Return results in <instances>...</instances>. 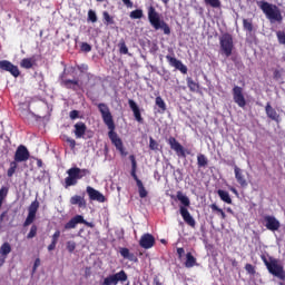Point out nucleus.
<instances>
[{"label":"nucleus","instance_id":"4468645a","mask_svg":"<svg viewBox=\"0 0 285 285\" xmlns=\"http://www.w3.org/2000/svg\"><path fill=\"white\" fill-rule=\"evenodd\" d=\"M234 175H235L236 181L239 184V186H242V188H246V186H248V181L246 180L244 170L237 167V165L234 166Z\"/></svg>","mask_w":285,"mask_h":285},{"label":"nucleus","instance_id":"de8ad7c7","mask_svg":"<svg viewBox=\"0 0 285 285\" xmlns=\"http://www.w3.org/2000/svg\"><path fill=\"white\" fill-rule=\"evenodd\" d=\"M37 237V225H32L29 234L27 235V239H32Z\"/></svg>","mask_w":285,"mask_h":285},{"label":"nucleus","instance_id":"39448f33","mask_svg":"<svg viewBox=\"0 0 285 285\" xmlns=\"http://www.w3.org/2000/svg\"><path fill=\"white\" fill-rule=\"evenodd\" d=\"M67 175L68 177L65 178V188H70V186H77L79 179H83V177L90 175V170L71 167L67 170Z\"/></svg>","mask_w":285,"mask_h":285},{"label":"nucleus","instance_id":"f257e3e1","mask_svg":"<svg viewBox=\"0 0 285 285\" xmlns=\"http://www.w3.org/2000/svg\"><path fill=\"white\" fill-rule=\"evenodd\" d=\"M98 110L101 114L104 124H106L107 128L110 130L108 135L111 144L116 146L120 154L126 155V151L124 150V142L121 141V138H119L117 132H115V120H112V114H110V108H108V105L106 104H99Z\"/></svg>","mask_w":285,"mask_h":285},{"label":"nucleus","instance_id":"c85d7f7f","mask_svg":"<svg viewBox=\"0 0 285 285\" xmlns=\"http://www.w3.org/2000/svg\"><path fill=\"white\" fill-rule=\"evenodd\" d=\"M129 159L131 161V176L134 177V179H136V183H137V160L135 159V156L131 155L129 156Z\"/></svg>","mask_w":285,"mask_h":285},{"label":"nucleus","instance_id":"c756f323","mask_svg":"<svg viewBox=\"0 0 285 285\" xmlns=\"http://www.w3.org/2000/svg\"><path fill=\"white\" fill-rule=\"evenodd\" d=\"M129 159L131 161V176L134 177V179H136V183H137V160L135 159V156L131 155L129 156Z\"/></svg>","mask_w":285,"mask_h":285},{"label":"nucleus","instance_id":"a878e982","mask_svg":"<svg viewBox=\"0 0 285 285\" xmlns=\"http://www.w3.org/2000/svg\"><path fill=\"white\" fill-rule=\"evenodd\" d=\"M217 194L220 197L222 202H225V204H233V199L230 198V194H228V191L219 189Z\"/></svg>","mask_w":285,"mask_h":285},{"label":"nucleus","instance_id":"4c0bfd02","mask_svg":"<svg viewBox=\"0 0 285 285\" xmlns=\"http://www.w3.org/2000/svg\"><path fill=\"white\" fill-rule=\"evenodd\" d=\"M156 106H158L163 112H166V101H164V98L160 96L156 97Z\"/></svg>","mask_w":285,"mask_h":285},{"label":"nucleus","instance_id":"79ce46f5","mask_svg":"<svg viewBox=\"0 0 285 285\" xmlns=\"http://www.w3.org/2000/svg\"><path fill=\"white\" fill-rule=\"evenodd\" d=\"M102 17L107 26H112V23H115V20L112 19V17H110V13H108V11H104Z\"/></svg>","mask_w":285,"mask_h":285},{"label":"nucleus","instance_id":"412c9836","mask_svg":"<svg viewBox=\"0 0 285 285\" xmlns=\"http://www.w3.org/2000/svg\"><path fill=\"white\" fill-rule=\"evenodd\" d=\"M75 130V136L77 137V139H81L83 138V135H86V130H87V127H86V124L83 122H77L75 126H73Z\"/></svg>","mask_w":285,"mask_h":285},{"label":"nucleus","instance_id":"f704fd0d","mask_svg":"<svg viewBox=\"0 0 285 285\" xmlns=\"http://www.w3.org/2000/svg\"><path fill=\"white\" fill-rule=\"evenodd\" d=\"M120 55H128V47L126 46V41L121 39L118 43Z\"/></svg>","mask_w":285,"mask_h":285},{"label":"nucleus","instance_id":"8fccbe9b","mask_svg":"<svg viewBox=\"0 0 285 285\" xmlns=\"http://www.w3.org/2000/svg\"><path fill=\"white\" fill-rule=\"evenodd\" d=\"M149 148L150 150H159V144L153 138H149Z\"/></svg>","mask_w":285,"mask_h":285},{"label":"nucleus","instance_id":"69168bd1","mask_svg":"<svg viewBox=\"0 0 285 285\" xmlns=\"http://www.w3.org/2000/svg\"><path fill=\"white\" fill-rule=\"evenodd\" d=\"M3 264H6V259L0 258V268H1V266H2Z\"/></svg>","mask_w":285,"mask_h":285},{"label":"nucleus","instance_id":"7c9ffc66","mask_svg":"<svg viewBox=\"0 0 285 285\" xmlns=\"http://www.w3.org/2000/svg\"><path fill=\"white\" fill-rule=\"evenodd\" d=\"M197 164H198V168H206V166H208V158H206L205 155L199 154L197 156Z\"/></svg>","mask_w":285,"mask_h":285},{"label":"nucleus","instance_id":"864d4df0","mask_svg":"<svg viewBox=\"0 0 285 285\" xmlns=\"http://www.w3.org/2000/svg\"><path fill=\"white\" fill-rule=\"evenodd\" d=\"M245 271L249 274V275H255V266L250 265V264H246L245 265Z\"/></svg>","mask_w":285,"mask_h":285},{"label":"nucleus","instance_id":"cd10ccee","mask_svg":"<svg viewBox=\"0 0 285 285\" xmlns=\"http://www.w3.org/2000/svg\"><path fill=\"white\" fill-rule=\"evenodd\" d=\"M21 68H26L27 70L35 66V58H24L20 62Z\"/></svg>","mask_w":285,"mask_h":285},{"label":"nucleus","instance_id":"473e14b6","mask_svg":"<svg viewBox=\"0 0 285 285\" xmlns=\"http://www.w3.org/2000/svg\"><path fill=\"white\" fill-rule=\"evenodd\" d=\"M0 253L1 255H10V253H12V247L9 245V243H4L1 247H0Z\"/></svg>","mask_w":285,"mask_h":285},{"label":"nucleus","instance_id":"4be33fe9","mask_svg":"<svg viewBox=\"0 0 285 285\" xmlns=\"http://www.w3.org/2000/svg\"><path fill=\"white\" fill-rule=\"evenodd\" d=\"M70 204L72 206H79V208H86V199L79 195H75L70 198Z\"/></svg>","mask_w":285,"mask_h":285},{"label":"nucleus","instance_id":"680f3d73","mask_svg":"<svg viewBox=\"0 0 285 285\" xmlns=\"http://www.w3.org/2000/svg\"><path fill=\"white\" fill-rule=\"evenodd\" d=\"M57 248V243H52L48 246V250H55Z\"/></svg>","mask_w":285,"mask_h":285},{"label":"nucleus","instance_id":"ea45409f","mask_svg":"<svg viewBox=\"0 0 285 285\" xmlns=\"http://www.w3.org/2000/svg\"><path fill=\"white\" fill-rule=\"evenodd\" d=\"M37 210H39V203L37 200H35L29 206V214L37 215Z\"/></svg>","mask_w":285,"mask_h":285},{"label":"nucleus","instance_id":"9b49d317","mask_svg":"<svg viewBox=\"0 0 285 285\" xmlns=\"http://www.w3.org/2000/svg\"><path fill=\"white\" fill-rule=\"evenodd\" d=\"M166 59L169 63V66H171L173 68H176V70H179L183 72V75H186L188 72V67H186V65H184V62H181V60H178L175 57L171 56H166Z\"/></svg>","mask_w":285,"mask_h":285},{"label":"nucleus","instance_id":"338daca9","mask_svg":"<svg viewBox=\"0 0 285 285\" xmlns=\"http://www.w3.org/2000/svg\"><path fill=\"white\" fill-rule=\"evenodd\" d=\"M230 190H232V193H235V195H237V189L232 188Z\"/></svg>","mask_w":285,"mask_h":285},{"label":"nucleus","instance_id":"ddd939ff","mask_svg":"<svg viewBox=\"0 0 285 285\" xmlns=\"http://www.w3.org/2000/svg\"><path fill=\"white\" fill-rule=\"evenodd\" d=\"M87 194L92 202H99L100 204H104V202H106V197L104 196V194L90 186L87 187Z\"/></svg>","mask_w":285,"mask_h":285},{"label":"nucleus","instance_id":"4d7b16f0","mask_svg":"<svg viewBox=\"0 0 285 285\" xmlns=\"http://www.w3.org/2000/svg\"><path fill=\"white\" fill-rule=\"evenodd\" d=\"M70 119H78L79 118V111L78 110H72L69 114Z\"/></svg>","mask_w":285,"mask_h":285},{"label":"nucleus","instance_id":"2f4dec72","mask_svg":"<svg viewBox=\"0 0 285 285\" xmlns=\"http://www.w3.org/2000/svg\"><path fill=\"white\" fill-rule=\"evenodd\" d=\"M187 86L191 92H196V90L199 89V85L197 82L193 81V78L188 77L187 78Z\"/></svg>","mask_w":285,"mask_h":285},{"label":"nucleus","instance_id":"3c124183","mask_svg":"<svg viewBox=\"0 0 285 285\" xmlns=\"http://www.w3.org/2000/svg\"><path fill=\"white\" fill-rule=\"evenodd\" d=\"M278 42L285 46V32L284 31H278L276 32Z\"/></svg>","mask_w":285,"mask_h":285},{"label":"nucleus","instance_id":"f3484780","mask_svg":"<svg viewBox=\"0 0 285 285\" xmlns=\"http://www.w3.org/2000/svg\"><path fill=\"white\" fill-rule=\"evenodd\" d=\"M128 105L134 112L136 121H138V124H144V118L141 117V111L139 110V106H137V102H135V100L132 99H129Z\"/></svg>","mask_w":285,"mask_h":285},{"label":"nucleus","instance_id":"a19ab883","mask_svg":"<svg viewBox=\"0 0 285 285\" xmlns=\"http://www.w3.org/2000/svg\"><path fill=\"white\" fill-rule=\"evenodd\" d=\"M243 28L244 30H247V32H250L253 30V21L248 19H243Z\"/></svg>","mask_w":285,"mask_h":285},{"label":"nucleus","instance_id":"20e7f679","mask_svg":"<svg viewBox=\"0 0 285 285\" xmlns=\"http://www.w3.org/2000/svg\"><path fill=\"white\" fill-rule=\"evenodd\" d=\"M256 3L258 8L263 10L265 17L271 21V23H275V21H277L278 23H282L283 17L277 6L271 4L266 1H257Z\"/></svg>","mask_w":285,"mask_h":285},{"label":"nucleus","instance_id":"c9c22d12","mask_svg":"<svg viewBox=\"0 0 285 285\" xmlns=\"http://www.w3.org/2000/svg\"><path fill=\"white\" fill-rule=\"evenodd\" d=\"M63 83L66 88H72V90H77V86H79V80H65Z\"/></svg>","mask_w":285,"mask_h":285},{"label":"nucleus","instance_id":"5fc2aeb1","mask_svg":"<svg viewBox=\"0 0 285 285\" xmlns=\"http://www.w3.org/2000/svg\"><path fill=\"white\" fill-rule=\"evenodd\" d=\"M81 50L82 52H90V50H92V47L88 42H83L81 45Z\"/></svg>","mask_w":285,"mask_h":285},{"label":"nucleus","instance_id":"bb28decb","mask_svg":"<svg viewBox=\"0 0 285 285\" xmlns=\"http://www.w3.org/2000/svg\"><path fill=\"white\" fill-rule=\"evenodd\" d=\"M137 187H138L139 197H141V199L148 197V191L146 190V187H144V183H141L140 179H137Z\"/></svg>","mask_w":285,"mask_h":285},{"label":"nucleus","instance_id":"0eeeda50","mask_svg":"<svg viewBox=\"0 0 285 285\" xmlns=\"http://www.w3.org/2000/svg\"><path fill=\"white\" fill-rule=\"evenodd\" d=\"M119 282H128V274L125 271L105 277L101 285H117Z\"/></svg>","mask_w":285,"mask_h":285},{"label":"nucleus","instance_id":"09e8293b","mask_svg":"<svg viewBox=\"0 0 285 285\" xmlns=\"http://www.w3.org/2000/svg\"><path fill=\"white\" fill-rule=\"evenodd\" d=\"M36 217H37V215L29 213L26 220H24L23 226H30V224H32V222H35Z\"/></svg>","mask_w":285,"mask_h":285},{"label":"nucleus","instance_id":"7ed1b4c3","mask_svg":"<svg viewBox=\"0 0 285 285\" xmlns=\"http://www.w3.org/2000/svg\"><path fill=\"white\" fill-rule=\"evenodd\" d=\"M262 261L264 262L271 275L277 277V279H281L283 282L285 281L284 265H282L279 259L273 257L266 258V256H262Z\"/></svg>","mask_w":285,"mask_h":285},{"label":"nucleus","instance_id":"393cba45","mask_svg":"<svg viewBox=\"0 0 285 285\" xmlns=\"http://www.w3.org/2000/svg\"><path fill=\"white\" fill-rule=\"evenodd\" d=\"M193 266H197V258L193 256L191 253L186 254V262H185V267L186 268H193Z\"/></svg>","mask_w":285,"mask_h":285},{"label":"nucleus","instance_id":"0e129e2a","mask_svg":"<svg viewBox=\"0 0 285 285\" xmlns=\"http://www.w3.org/2000/svg\"><path fill=\"white\" fill-rule=\"evenodd\" d=\"M6 194H4V191H3V189H0V199H3V196H4Z\"/></svg>","mask_w":285,"mask_h":285},{"label":"nucleus","instance_id":"b1692460","mask_svg":"<svg viewBox=\"0 0 285 285\" xmlns=\"http://www.w3.org/2000/svg\"><path fill=\"white\" fill-rule=\"evenodd\" d=\"M120 255L125 259H129V262H137V256H135V254L130 253V249H128V248H120Z\"/></svg>","mask_w":285,"mask_h":285},{"label":"nucleus","instance_id":"bf43d9fd","mask_svg":"<svg viewBox=\"0 0 285 285\" xmlns=\"http://www.w3.org/2000/svg\"><path fill=\"white\" fill-rule=\"evenodd\" d=\"M184 253H186V250L184 249V247L177 248V254H178L179 259H181Z\"/></svg>","mask_w":285,"mask_h":285},{"label":"nucleus","instance_id":"a18cd8bd","mask_svg":"<svg viewBox=\"0 0 285 285\" xmlns=\"http://www.w3.org/2000/svg\"><path fill=\"white\" fill-rule=\"evenodd\" d=\"M8 219H10V217L8 216V212H3L0 215V228H3V224H6V222H8Z\"/></svg>","mask_w":285,"mask_h":285},{"label":"nucleus","instance_id":"49530a36","mask_svg":"<svg viewBox=\"0 0 285 285\" xmlns=\"http://www.w3.org/2000/svg\"><path fill=\"white\" fill-rule=\"evenodd\" d=\"M16 170H17V161H12L10 164V168L7 171L8 177H12V175H14Z\"/></svg>","mask_w":285,"mask_h":285},{"label":"nucleus","instance_id":"f8f14e48","mask_svg":"<svg viewBox=\"0 0 285 285\" xmlns=\"http://www.w3.org/2000/svg\"><path fill=\"white\" fill-rule=\"evenodd\" d=\"M0 70H6V72H10L13 77H19V67L12 65V62L8 60L0 61Z\"/></svg>","mask_w":285,"mask_h":285},{"label":"nucleus","instance_id":"2eb2a0df","mask_svg":"<svg viewBox=\"0 0 285 285\" xmlns=\"http://www.w3.org/2000/svg\"><path fill=\"white\" fill-rule=\"evenodd\" d=\"M168 144L171 150H175L177 155H180V157H186V151H184V146H181V144H179L177 139H175L174 137H170L168 140Z\"/></svg>","mask_w":285,"mask_h":285},{"label":"nucleus","instance_id":"5701e85b","mask_svg":"<svg viewBox=\"0 0 285 285\" xmlns=\"http://www.w3.org/2000/svg\"><path fill=\"white\" fill-rule=\"evenodd\" d=\"M176 197L178 202H180V206H183L184 208H188V206H190V198H188V196H186L184 193L177 191Z\"/></svg>","mask_w":285,"mask_h":285},{"label":"nucleus","instance_id":"e433bc0d","mask_svg":"<svg viewBox=\"0 0 285 285\" xmlns=\"http://www.w3.org/2000/svg\"><path fill=\"white\" fill-rule=\"evenodd\" d=\"M212 210H214L215 213H218V215H220L222 219H226V213H224V209L219 208L217 206V204H212L210 205Z\"/></svg>","mask_w":285,"mask_h":285},{"label":"nucleus","instance_id":"9d476101","mask_svg":"<svg viewBox=\"0 0 285 285\" xmlns=\"http://www.w3.org/2000/svg\"><path fill=\"white\" fill-rule=\"evenodd\" d=\"M28 159H30V151L26 146L20 145L16 150L14 161L21 164V161H28Z\"/></svg>","mask_w":285,"mask_h":285},{"label":"nucleus","instance_id":"774afa93","mask_svg":"<svg viewBox=\"0 0 285 285\" xmlns=\"http://www.w3.org/2000/svg\"><path fill=\"white\" fill-rule=\"evenodd\" d=\"M155 285H161V283H159V281H156Z\"/></svg>","mask_w":285,"mask_h":285},{"label":"nucleus","instance_id":"052dcab7","mask_svg":"<svg viewBox=\"0 0 285 285\" xmlns=\"http://www.w3.org/2000/svg\"><path fill=\"white\" fill-rule=\"evenodd\" d=\"M122 3H125L127 8H132V1L130 0H122Z\"/></svg>","mask_w":285,"mask_h":285},{"label":"nucleus","instance_id":"f03ea898","mask_svg":"<svg viewBox=\"0 0 285 285\" xmlns=\"http://www.w3.org/2000/svg\"><path fill=\"white\" fill-rule=\"evenodd\" d=\"M148 21L153 28L156 30H163L164 35H170V27L164 19H161V14L157 12L155 7L150 6L147 9Z\"/></svg>","mask_w":285,"mask_h":285},{"label":"nucleus","instance_id":"c03bdc74","mask_svg":"<svg viewBox=\"0 0 285 285\" xmlns=\"http://www.w3.org/2000/svg\"><path fill=\"white\" fill-rule=\"evenodd\" d=\"M66 246L68 253H75V248H77V243H75V240H68Z\"/></svg>","mask_w":285,"mask_h":285},{"label":"nucleus","instance_id":"72a5a7b5","mask_svg":"<svg viewBox=\"0 0 285 285\" xmlns=\"http://www.w3.org/2000/svg\"><path fill=\"white\" fill-rule=\"evenodd\" d=\"M130 19H141L144 17V10L136 9L129 13Z\"/></svg>","mask_w":285,"mask_h":285},{"label":"nucleus","instance_id":"e2e57ef3","mask_svg":"<svg viewBox=\"0 0 285 285\" xmlns=\"http://www.w3.org/2000/svg\"><path fill=\"white\" fill-rule=\"evenodd\" d=\"M37 166H38L39 168H41V167L43 166V163L41 161V159L37 160Z\"/></svg>","mask_w":285,"mask_h":285},{"label":"nucleus","instance_id":"dca6fc26","mask_svg":"<svg viewBox=\"0 0 285 285\" xmlns=\"http://www.w3.org/2000/svg\"><path fill=\"white\" fill-rule=\"evenodd\" d=\"M139 244L141 248H153L155 246V237L151 234H145L141 236Z\"/></svg>","mask_w":285,"mask_h":285},{"label":"nucleus","instance_id":"603ef678","mask_svg":"<svg viewBox=\"0 0 285 285\" xmlns=\"http://www.w3.org/2000/svg\"><path fill=\"white\" fill-rule=\"evenodd\" d=\"M65 141H66L67 144H69V146H70L71 149H73L75 146H77V141H75V139H72V138H70V137H68V136H65Z\"/></svg>","mask_w":285,"mask_h":285},{"label":"nucleus","instance_id":"6e6d98bb","mask_svg":"<svg viewBox=\"0 0 285 285\" xmlns=\"http://www.w3.org/2000/svg\"><path fill=\"white\" fill-rule=\"evenodd\" d=\"M59 237H61V232L56 230L55 234L52 235V243L57 244V242H59Z\"/></svg>","mask_w":285,"mask_h":285},{"label":"nucleus","instance_id":"37998d69","mask_svg":"<svg viewBox=\"0 0 285 285\" xmlns=\"http://www.w3.org/2000/svg\"><path fill=\"white\" fill-rule=\"evenodd\" d=\"M88 21H91V23H97V12H95L92 9L88 11Z\"/></svg>","mask_w":285,"mask_h":285},{"label":"nucleus","instance_id":"1a4fd4ad","mask_svg":"<svg viewBox=\"0 0 285 285\" xmlns=\"http://www.w3.org/2000/svg\"><path fill=\"white\" fill-rule=\"evenodd\" d=\"M77 224H85V226L92 228V223H88L86 219H83V216L77 215L65 225V230L77 228Z\"/></svg>","mask_w":285,"mask_h":285},{"label":"nucleus","instance_id":"a211bd4d","mask_svg":"<svg viewBox=\"0 0 285 285\" xmlns=\"http://www.w3.org/2000/svg\"><path fill=\"white\" fill-rule=\"evenodd\" d=\"M180 215L185 223L188 224V226L195 227V218L190 215V212H188V208L184 206H179Z\"/></svg>","mask_w":285,"mask_h":285},{"label":"nucleus","instance_id":"58836bf2","mask_svg":"<svg viewBox=\"0 0 285 285\" xmlns=\"http://www.w3.org/2000/svg\"><path fill=\"white\" fill-rule=\"evenodd\" d=\"M206 6H210V8H222V1L219 0H204Z\"/></svg>","mask_w":285,"mask_h":285},{"label":"nucleus","instance_id":"6e6552de","mask_svg":"<svg viewBox=\"0 0 285 285\" xmlns=\"http://www.w3.org/2000/svg\"><path fill=\"white\" fill-rule=\"evenodd\" d=\"M233 99L239 108H246V98L244 97V89L242 87L234 86Z\"/></svg>","mask_w":285,"mask_h":285},{"label":"nucleus","instance_id":"6ab92c4d","mask_svg":"<svg viewBox=\"0 0 285 285\" xmlns=\"http://www.w3.org/2000/svg\"><path fill=\"white\" fill-rule=\"evenodd\" d=\"M265 222H266V228L268 230H279V220H277V218H275V216H266L265 217Z\"/></svg>","mask_w":285,"mask_h":285},{"label":"nucleus","instance_id":"423d86ee","mask_svg":"<svg viewBox=\"0 0 285 285\" xmlns=\"http://www.w3.org/2000/svg\"><path fill=\"white\" fill-rule=\"evenodd\" d=\"M220 43V52L225 55V57H230L233 55V48H235V43L233 42V36L230 33H223L219 37Z\"/></svg>","mask_w":285,"mask_h":285},{"label":"nucleus","instance_id":"13d9d810","mask_svg":"<svg viewBox=\"0 0 285 285\" xmlns=\"http://www.w3.org/2000/svg\"><path fill=\"white\" fill-rule=\"evenodd\" d=\"M39 266H41V259L37 258L33 264V273L39 268Z\"/></svg>","mask_w":285,"mask_h":285},{"label":"nucleus","instance_id":"aec40b11","mask_svg":"<svg viewBox=\"0 0 285 285\" xmlns=\"http://www.w3.org/2000/svg\"><path fill=\"white\" fill-rule=\"evenodd\" d=\"M265 112L267 117L272 119V121H277V122L279 121V114H277V111L273 108V106H271V102H267L265 107Z\"/></svg>","mask_w":285,"mask_h":285}]
</instances>
